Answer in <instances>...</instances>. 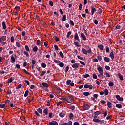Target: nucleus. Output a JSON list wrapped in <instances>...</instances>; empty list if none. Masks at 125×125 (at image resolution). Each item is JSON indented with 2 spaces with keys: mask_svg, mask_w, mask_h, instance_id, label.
Returning <instances> with one entry per match:
<instances>
[{
  "mask_svg": "<svg viewBox=\"0 0 125 125\" xmlns=\"http://www.w3.org/2000/svg\"><path fill=\"white\" fill-rule=\"evenodd\" d=\"M54 62L56 64H59L60 63V61L57 60H54Z\"/></svg>",
  "mask_w": 125,
  "mask_h": 125,
  "instance_id": "c03bdc74",
  "label": "nucleus"
},
{
  "mask_svg": "<svg viewBox=\"0 0 125 125\" xmlns=\"http://www.w3.org/2000/svg\"><path fill=\"white\" fill-rule=\"evenodd\" d=\"M66 101L68 103H72L73 102V98L70 96L66 97Z\"/></svg>",
  "mask_w": 125,
  "mask_h": 125,
  "instance_id": "7ed1b4c3",
  "label": "nucleus"
},
{
  "mask_svg": "<svg viewBox=\"0 0 125 125\" xmlns=\"http://www.w3.org/2000/svg\"><path fill=\"white\" fill-rule=\"evenodd\" d=\"M93 61L97 63V62H98V60L97 58H95L93 59Z\"/></svg>",
  "mask_w": 125,
  "mask_h": 125,
  "instance_id": "680f3d73",
  "label": "nucleus"
},
{
  "mask_svg": "<svg viewBox=\"0 0 125 125\" xmlns=\"http://www.w3.org/2000/svg\"><path fill=\"white\" fill-rule=\"evenodd\" d=\"M104 94L106 95H108V94H109V91L108 90V89H104Z\"/></svg>",
  "mask_w": 125,
  "mask_h": 125,
  "instance_id": "c756f323",
  "label": "nucleus"
},
{
  "mask_svg": "<svg viewBox=\"0 0 125 125\" xmlns=\"http://www.w3.org/2000/svg\"><path fill=\"white\" fill-rule=\"evenodd\" d=\"M41 67H42V68H45L46 67V64L44 63H42L41 64Z\"/></svg>",
  "mask_w": 125,
  "mask_h": 125,
  "instance_id": "58836bf2",
  "label": "nucleus"
},
{
  "mask_svg": "<svg viewBox=\"0 0 125 125\" xmlns=\"http://www.w3.org/2000/svg\"><path fill=\"white\" fill-rule=\"evenodd\" d=\"M110 56L111 59L112 60H113V59L114 58V52H113V51L110 53Z\"/></svg>",
  "mask_w": 125,
  "mask_h": 125,
  "instance_id": "412c9836",
  "label": "nucleus"
},
{
  "mask_svg": "<svg viewBox=\"0 0 125 125\" xmlns=\"http://www.w3.org/2000/svg\"><path fill=\"white\" fill-rule=\"evenodd\" d=\"M15 56V57H14ZM16 58H17L16 57V54H15L14 55H12L11 56V62L12 64H14L16 61Z\"/></svg>",
  "mask_w": 125,
  "mask_h": 125,
  "instance_id": "f03ea898",
  "label": "nucleus"
},
{
  "mask_svg": "<svg viewBox=\"0 0 125 125\" xmlns=\"http://www.w3.org/2000/svg\"><path fill=\"white\" fill-rule=\"evenodd\" d=\"M90 106L89 105H85L83 107V110L86 111V110H89Z\"/></svg>",
  "mask_w": 125,
  "mask_h": 125,
  "instance_id": "dca6fc26",
  "label": "nucleus"
},
{
  "mask_svg": "<svg viewBox=\"0 0 125 125\" xmlns=\"http://www.w3.org/2000/svg\"><path fill=\"white\" fill-rule=\"evenodd\" d=\"M105 50L107 53L110 52V49H109V47H106Z\"/></svg>",
  "mask_w": 125,
  "mask_h": 125,
  "instance_id": "de8ad7c7",
  "label": "nucleus"
},
{
  "mask_svg": "<svg viewBox=\"0 0 125 125\" xmlns=\"http://www.w3.org/2000/svg\"><path fill=\"white\" fill-rule=\"evenodd\" d=\"M104 75H106V77H107V78H110V73L108 72H105L104 73Z\"/></svg>",
  "mask_w": 125,
  "mask_h": 125,
  "instance_id": "ea45409f",
  "label": "nucleus"
},
{
  "mask_svg": "<svg viewBox=\"0 0 125 125\" xmlns=\"http://www.w3.org/2000/svg\"><path fill=\"white\" fill-rule=\"evenodd\" d=\"M38 113H40V114H42V110L41 108H38L37 110Z\"/></svg>",
  "mask_w": 125,
  "mask_h": 125,
  "instance_id": "f704fd0d",
  "label": "nucleus"
},
{
  "mask_svg": "<svg viewBox=\"0 0 125 125\" xmlns=\"http://www.w3.org/2000/svg\"><path fill=\"white\" fill-rule=\"evenodd\" d=\"M79 62L80 63V64H81L82 65H83V66H85V63H84V62H83V61H80Z\"/></svg>",
  "mask_w": 125,
  "mask_h": 125,
  "instance_id": "603ef678",
  "label": "nucleus"
},
{
  "mask_svg": "<svg viewBox=\"0 0 125 125\" xmlns=\"http://www.w3.org/2000/svg\"><path fill=\"white\" fill-rule=\"evenodd\" d=\"M107 106L108 107V108H110V109H111V108H112V103H111V102H108Z\"/></svg>",
  "mask_w": 125,
  "mask_h": 125,
  "instance_id": "b1692460",
  "label": "nucleus"
},
{
  "mask_svg": "<svg viewBox=\"0 0 125 125\" xmlns=\"http://www.w3.org/2000/svg\"><path fill=\"white\" fill-rule=\"evenodd\" d=\"M37 45H41V41L40 40H38L37 41Z\"/></svg>",
  "mask_w": 125,
  "mask_h": 125,
  "instance_id": "864d4df0",
  "label": "nucleus"
},
{
  "mask_svg": "<svg viewBox=\"0 0 125 125\" xmlns=\"http://www.w3.org/2000/svg\"><path fill=\"white\" fill-rule=\"evenodd\" d=\"M93 79H97V75L95 74H93Z\"/></svg>",
  "mask_w": 125,
  "mask_h": 125,
  "instance_id": "bf43d9fd",
  "label": "nucleus"
},
{
  "mask_svg": "<svg viewBox=\"0 0 125 125\" xmlns=\"http://www.w3.org/2000/svg\"><path fill=\"white\" fill-rule=\"evenodd\" d=\"M6 37L5 36H2L0 38V42H2L3 41H6Z\"/></svg>",
  "mask_w": 125,
  "mask_h": 125,
  "instance_id": "f8f14e48",
  "label": "nucleus"
},
{
  "mask_svg": "<svg viewBox=\"0 0 125 125\" xmlns=\"http://www.w3.org/2000/svg\"><path fill=\"white\" fill-rule=\"evenodd\" d=\"M59 116L61 117V118H64V117H65V114H64L63 113H60L59 114Z\"/></svg>",
  "mask_w": 125,
  "mask_h": 125,
  "instance_id": "a211bd4d",
  "label": "nucleus"
},
{
  "mask_svg": "<svg viewBox=\"0 0 125 125\" xmlns=\"http://www.w3.org/2000/svg\"><path fill=\"white\" fill-rule=\"evenodd\" d=\"M98 71H99V73L100 75H103V68L102 67L100 66L97 68Z\"/></svg>",
  "mask_w": 125,
  "mask_h": 125,
  "instance_id": "20e7f679",
  "label": "nucleus"
},
{
  "mask_svg": "<svg viewBox=\"0 0 125 125\" xmlns=\"http://www.w3.org/2000/svg\"><path fill=\"white\" fill-rule=\"evenodd\" d=\"M2 27L4 30H5L6 29V24H5V22L4 21L2 22Z\"/></svg>",
  "mask_w": 125,
  "mask_h": 125,
  "instance_id": "4be33fe9",
  "label": "nucleus"
},
{
  "mask_svg": "<svg viewBox=\"0 0 125 125\" xmlns=\"http://www.w3.org/2000/svg\"><path fill=\"white\" fill-rule=\"evenodd\" d=\"M67 124H68V125H73V122L72 121H70L67 123Z\"/></svg>",
  "mask_w": 125,
  "mask_h": 125,
  "instance_id": "e2e57ef3",
  "label": "nucleus"
},
{
  "mask_svg": "<svg viewBox=\"0 0 125 125\" xmlns=\"http://www.w3.org/2000/svg\"><path fill=\"white\" fill-rule=\"evenodd\" d=\"M25 48L26 51L30 52V48H29V46H28V45H26L25 46Z\"/></svg>",
  "mask_w": 125,
  "mask_h": 125,
  "instance_id": "6ab92c4d",
  "label": "nucleus"
},
{
  "mask_svg": "<svg viewBox=\"0 0 125 125\" xmlns=\"http://www.w3.org/2000/svg\"><path fill=\"white\" fill-rule=\"evenodd\" d=\"M74 40H77L79 42H80V39L79 38V35L78 33H75L74 35Z\"/></svg>",
  "mask_w": 125,
  "mask_h": 125,
  "instance_id": "9b49d317",
  "label": "nucleus"
},
{
  "mask_svg": "<svg viewBox=\"0 0 125 125\" xmlns=\"http://www.w3.org/2000/svg\"><path fill=\"white\" fill-rule=\"evenodd\" d=\"M98 47L99 48L100 50H103V45H102V44L98 45Z\"/></svg>",
  "mask_w": 125,
  "mask_h": 125,
  "instance_id": "5701e85b",
  "label": "nucleus"
},
{
  "mask_svg": "<svg viewBox=\"0 0 125 125\" xmlns=\"http://www.w3.org/2000/svg\"><path fill=\"white\" fill-rule=\"evenodd\" d=\"M73 125H80V123L79 122H74Z\"/></svg>",
  "mask_w": 125,
  "mask_h": 125,
  "instance_id": "774afa93",
  "label": "nucleus"
},
{
  "mask_svg": "<svg viewBox=\"0 0 125 125\" xmlns=\"http://www.w3.org/2000/svg\"><path fill=\"white\" fill-rule=\"evenodd\" d=\"M74 44H75V45H76V46H78V47L81 46V45H80V44H79V42H74Z\"/></svg>",
  "mask_w": 125,
  "mask_h": 125,
  "instance_id": "c9c22d12",
  "label": "nucleus"
},
{
  "mask_svg": "<svg viewBox=\"0 0 125 125\" xmlns=\"http://www.w3.org/2000/svg\"><path fill=\"white\" fill-rule=\"evenodd\" d=\"M84 87V88H89L90 89H92V88H93V86H92V85L85 84Z\"/></svg>",
  "mask_w": 125,
  "mask_h": 125,
  "instance_id": "423d86ee",
  "label": "nucleus"
},
{
  "mask_svg": "<svg viewBox=\"0 0 125 125\" xmlns=\"http://www.w3.org/2000/svg\"><path fill=\"white\" fill-rule=\"evenodd\" d=\"M70 24L71 25V26H74L75 23H74V21H73L70 20Z\"/></svg>",
  "mask_w": 125,
  "mask_h": 125,
  "instance_id": "3c124183",
  "label": "nucleus"
},
{
  "mask_svg": "<svg viewBox=\"0 0 125 125\" xmlns=\"http://www.w3.org/2000/svg\"><path fill=\"white\" fill-rule=\"evenodd\" d=\"M45 71H42V72L41 73V74H40V76L41 77H42V76H43L45 74Z\"/></svg>",
  "mask_w": 125,
  "mask_h": 125,
  "instance_id": "09e8293b",
  "label": "nucleus"
},
{
  "mask_svg": "<svg viewBox=\"0 0 125 125\" xmlns=\"http://www.w3.org/2000/svg\"><path fill=\"white\" fill-rule=\"evenodd\" d=\"M16 44L17 47H20V43L19 42H16Z\"/></svg>",
  "mask_w": 125,
  "mask_h": 125,
  "instance_id": "5fc2aeb1",
  "label": "nucleus"
},
{
  "mask_svg": "<svg viewBox=\"0 0 125 125\" xmlns=\"http://www.w3.org/2000/svg\"><path fill=\"white\" fill-rule=\"evenodd\" d=\"M72 67L73 69H78V68H79V64L78 63H74L72 65Z\"/></svg>",
  "mask_w": 125,
  "mask_h": 125,
  "instance_id": "1a4fd4ad",
  "label": "nucleus"
},
{
  "mask_svg": "<svg viewBox=\"0 0 125 125\" xmlns=\"http://www.w3.org/2000/svg\"><path fill=\"white\" fill-rule=\"evenodd\" d=\"M38 47L37 46H35L33 49H32V50L34 52H37V51H38Z\"/></svg>",
  "mask_w": 125,
  "mask_h": 125,
  "instance_id": "2eb2a0df",
  "label": "nucleus"
},
{
  "mask_svg": "<svg viewBox=\"0 0 125 125\" xmlns=\"http://www.w3.org/2000/svg\"><path fill=\"white\" fill-rule=\"evenodd\" d=\"M43 113L44 114H45V115H47V114H48V110H47V109H45L43 110Z\"/></svg>",
  "mask_w": 125,
  "mask_h": 125,
  "instance_id": "2f4dec72",
  "label": "nucleus"
},
{
  "mask_svg": "<svg viewBox=\"0 0 125 125\" xmlns=\"http://www.w3.org/2000/svg\"><path fill=\"white\" fill-rule=\"evenodd\" d=\"M106 70H107L108 71L110 70V66H105Z\"/></svg>",
  "mask_w": 125,
  "mask_h": 125,
  "instance_id": "338daca9",
  "label": "nucleus"
},
{
  "mask_svg": "<svg viewBox=\"0 0 125 125\" xmlns=\"http://www.w3.org/2000/svg\"><path fill=\"white\" fill-rule=\"evenodd\" d=\"M85 34V35L86 36H88V33H87V30H86L85 29L83 28V29Z\"/></svg>",
  "mask_w": 125,
  "mask_h": 125,
  "instance_id": "a18cd8bd",
  "label": "nucleus"
},
{
  "mask_svg": "<svg viewBox=\"0 0 125 125\" xmlns=\"http://www.w3.org/2000/svg\"><path fill=\"white\" fill-rule=\"evenodd\" d=\"M59 66H60L61 68H63V67H64V63L61 62H60L59 64Z\"/></svg>",
  "mask_w": 125,
  "mask_h": 125,
  "instance_id": "393cba45",
  "label": "nucleus"
},
{
  "mask_svg": "<svg viewBox=\"0 0 125 125\" xmlns=\"http://www.w3.org/2000/svg\"><path fill=\"white\" fill-rule=\"evenodd\" d=\"M24 82L27 83V85H30V82H29V81L25 80Z\"/></svg>",
  "mask_w": 125,
  "mask_h": 125,
  "instance_id": "13d9d810",
  "label": "nucleus"
},
{
  "mask_svg": "<svg viewBox=\"0 0 125 125\" xmlns=\"http://www.w3.org/2000/svg\"><path fill=\"white\" fill-rule=\"evenodd\" d=\"M94 24H95V25H97V24H98V21H97V20H95L94 21Z\"/></svg>",
  "mask_w": 125,
  "mask_h": 125,
  "instance_id": "052dcab7",
  "label": "nucleus"
},
{
  "mask_svg": "<svg viewBox=\"0 0 125 125\" xmlns=\"http://www.w3.org/2000/svg\"><path fill=\"white\" fill-rule=\"evenodd\" d=\"M12 81H13L12 78H9L8 79L7 83H12Z\"/></svg>",
  "mask_w": 125,
  "mask_h": 125,
  "instance_id": "4c0bfd02",
  "label": "nucleus"
},
{
  "mask_svg": "<svg viewBox=\"0 0 125 125\" xmlns=\"http://www.w3.org/2000/svg\"><path fill=\"white\" fill-rule=\"evenodd\" d=\"M71 84V80H68L66 81V84L67 85H70V84Z\"/></svg>",
  "mask_w": 125,
  "mask_h": 125,
  "instance_id": "e433bc0d",
  "label": "nucleus"
},
{
  "mask_svg": "<svg viewBox=\"0 0 125 125\" xmlns=\"http://www.w3.org/2000/svg\"><path fill=\"white\" fill-rule=\"evenodd\" d=\"M91 14L93 15L94 14V12L96 11V9L94 8L93 6L91 7Z\"/></svg>",
  "mask_w": 125,
  "mask_h": 125,
  "instance_id": "9d476101",
  "label": "nucleus"
},
{
  "mask_svg": "<svg viewBox=\"0 0 125 125\" xmlns=\"http://www.w3.org/2000/svg\"><path fill=\"white\" fill-rule=\"evenodd\" d=\"M116 107L118 108L119 109H122V104H116Z\"/></svg>",
  "mask_w": 125,
  "mask_h": 125,
  "instance_id": "bb28decb",
  "label": "nucleus"
},
{
  "mask_svg": "<svg viewBox=\"0 0 125 125\" xmlns=\"http://www.w3.org/2000/svg\"><path fill=\"white\" fill-rule=\"evenodd\" d=\"M49 5H50V6H53V2H52V1H49Z\"/></svg>",
  "mask_w": 125,
  "mask_h": 125,
  "instance_id": "8fccbe9b",
  "label": "nucleus"
},
{
  "mask_svg": "<svg viewBox=\"0 0 125 125\" xmlns=\"http://www.w3.org/2000/svg\"><path fill=\"white\" fill-rule=\"evenodd\" d=\"M10 40H11V42H14V37L12 36V37H11Z\"/></svg>",
  "mask_w": 125,
  "mask_h": 125,
  "instance_id": "4d7b16f0",
  "label": "nucleus"
},
{
  "mask_svg": "<svg viewBox=\"0 0 125 125\" xmlns=\"http://www.w3.org/2000/svg\"><path fill=\"white\" fill-rule=\"evenodd\" d=\"M62 21H66V15H63L62 17Z\"/></svg>",
  "mask_w": 125,
  "mask_h": 125,
  "instance_id": "6e6d98bb",
  "label": "nucleus"
},
{
  "mask_svg": "<svg viewBox=\"0 0 125 125\" xmlns=\"http://www.w3.org/2000/svg\"><path fill=\"white\" fill-rule=\"evenodd\" d=\"M108 85L112 87L114 86V83L113 82H110L108 83Z\"/></svg>",
  "mask_w": 125,
  "mask_h": 125,
  "instance_id": "72a5a7b5",
  "label": "nucleus"
},
{
  "mask_svg": "<svg viewBox=\"0 0 125 125\" xmlns=\"http://www.w3.org/2000/svg\"><path fill=\"white\" fill-rule=\"evenodd\" d=\"M116 98L119 101H123L124 100V99H123V98H121V96L119 95L116 96Z\"/></svg>",
  "mask_w": 125,
  "mask_h": 125,
  "instance_id": "6e6552de",
  "label": "nucleus"
},
{
  "mask_svg": "<svg viewBox=\"0 0 125 125\" xmlns=\"http://www.w3.org/2000/svg\"><path fill=\"white\" fill-rule=\"evenodd\" d=\"M80 37L83 41H86V37L85 36V35H84V34L81 33Z\"/></svg>",
  "mask_w": 125,
  "mask_h": 125,
  "instance_id": "39448f33",
  "label": "nucleus"
},
{
  "mask_svg": "<svg viewBox=\"0 0 125 125\" xmlns=\"http://www.w3.org/2000/svg\"><path fill=\"white\" fill-rule=\"evenodd\" d=\"M54 48H55V49L56 50H58V49H59L58 46H57V45H54Z\"/></svg>",
  "mask_w": 125,
  "mask_h": 125,
  "instance_id": "0e129e2a",
  "label": "nucleus"
},
{
  "mask_svg": "<svg viewBox=\"0 0 125 125\" xmlns=\"http://www.w3.org/2000/svg\"><path fill=\"white\" fill-rule=\"evenodd\" d=\"M29 94V90H26L24 94V97H27Z\"/></svg>",
  "mask_w": 125,
  "mask_h": 125,
  "instance_id": "7c9ffc66",
  "label": "nucleus"
},
{
  "mask_svg": "<svg viewBox=\"0 0 125 125\" xmlns=\"http://www.w3.org/2000/svg\"><path fill=\"white\" fill-rule=\"evenodd\" d=\"M83 95H84L85 96H88V95H90V93L88 92H84Z\"/></svg>",
  "mask_w": 125,
  "mask_h": 125,
  "instance_id": "473e14b6",
  "label": "nucleus"
},
{
  "mask_svg": "<svg viewBox=\"0 0 125 125\" xmlns=\"http://www.w3.org/2000/svg\"><path fill=\"white\" fill-rule=\"evenodd\" d=\"M104 60L105 62H106L107 63H109L110 62V58L107 57H105L104 58Z\"/></svg>",
  "mask_w": 125,
  "mask_h": 125,
  "instance_id": "ddd939ff",
  "label": "nucleus"
},
{
  "mask_svg": "<svg viewBox=\"0 0 125 125\" xmlns=\"http://www.w3.org/2000/svg\"><path fill=\"white\" fill-rule=\"evenodd\" d=\"M15 9H16L17 10H20V7L18 6H16L15 7Z\"/></svg>",
  "mask_w": 125,
  "mask_h": 125,
  "instance_id": "69168bd1",
  "label": "nucleus"
},
{
  "mask_svg": "<svg viewBox=\"0 0 125 125\" xmlns=\"http://www.w3.org/2000/svg\"><path fill=\"white\" fill-rule=\"evenodd\" d=\"M21 87H22V84H20L16 87V89H19V88H21Z\"/></svg>",
  "mask_w": 125,
  "mask_h": 125,
  "instance_id": "37998d69",
  "label": "nucleus"
},
{
  "mask_svg": "<svg viewBox=\"0 0 125 125\" xmlns=\"http://www.w3.org/2000/svg\"><path fill=\"white\" fill-rule=\"evenodd\" d=\"M96 118H97V116H94V119H93V122H94V123H99L100 125H102V124H104V120L98 119Z\"/></svg>",
  "mask_w": 125,
  "mask_h": 125,
  "instance_id": "f257e3e1",
  "label": "nucleus"
},
{
  "mask_svg": "<svg viewBox=\"0 0 125 125\" xmlns=\"http://www.w3.org/2000/svg\"><path fill=\"white\" fill-rule=\"evenodd\" d=\"M74 118V115L71 112L69 113V119L72 120Z\"/></svg>",
  "mask_w": 125,
  "mask_h": 125,
  "instance_id": "a878e982",
  "label": "nucleus"
},
{
  "mask_svg": "<svg viewBox=\"0 0 125 125\" xmlns=\"http://www.w3.org/2000/svg\"><path fill=\"white\" fill-rule=\"evenodd\" d=\"M118 77L121 81H123L124 80V77H123V75H122V74H121L120 73L118 74Z\"/></svg>",
  "mask_w": 125,
  "mask_h": 125,
  "instance_id": "f3484780",
  "label": "nucleus"
},
{
  "mask_svg": "<svg viewBox=\"0 0 125 125\" xmlns=\"http://www.w3.org/2000/svg\"><path fill=\"white\" fill-rule=\"evenodd\" d=\"M49 125H58V123H57V122L56 121H51L49 122Z\"/></svg>",
  "mask_w": 125,
  "mask_h": 125,
  "instance_id": "0eeeda50",
  "label": "nucleus"
},
{
  "mask_svg": "<svg viewBox=\"0 0 125 125\" xmlns=\"http://www.w3.org/2000/svg\"><path fill=\"white\" fill-rule=\"evenodd\" d=\"M59 54L61 56L62 58H64V54H63V53H62V52L60 51Z\"/></svg>",
  "mask_w": 125,
  "mask_h": 125,
  "instance_id": "79ce46f5",
  "label": "nucleus"
},
{
  "mask_svg": "<svg viewBox=\"0 0 125 125\" xmlns=\"http://www.w3.org/2000/svg\"><path fill=\"white\" fill-rule=\"evenodd\" d=\"M42 85H43V86H44V87H48V84H47V83H42Z\"/></svg>",
  "mask_w": 125,
  "mask_h": 125,
  "instance_id": "aec40b11",
  "label": "nucleus"
},
{
  "mask_svg": "<svg viewBox=\"0 0 125 125\" xmlns=\"http://www.w3.org/2000/svg\"><path fill=\"white\" fill-rule=\"evenodd\" d=\"M97 58H98L99 61H101V60H102V57H101V56H98Z\"/></svg>",
  "mask_w": 125,
  "mask_h": 125,
  "instance_id": "a19ab883",
  "label": "nucleus"
},
{
  "mask_svg": "<svg viewBox=\"0 0 125 125\" xmlns=\"http://www.w3.org/2000/svg\"><path fill=\"white\" fill-rule=\"evenodd\" d=\"M72 34V32L71 31H69L67 33V38H70V35Z\"/></svg>",
  "mask_w": 125,
  "mask_h": 125,
  "instance_id": "49530a36",
  "label": "nucleus"
},
{
  "mask_svg": "<svg viewBox=\"0 0 125 125\" xmlns=\"http://www.w3.org/2000/svg\"><path fill=\"white\" fill-rule=\"evenodd\" d=\"M101 114V112L100 111H96L94 112V115H96V116H98L99 115H100Z\"/></svg>",
  "mask_w": 125,
  "mask_h": 125,
  "instance_id": "c85d7f7f",
  "label": "nucleus"
},
{
  "mask_svg": "<svg viewBox=\"0 0 125 125\" xmlns=\"http://www.w3.org/2000/svg\"><path fill=\"white\" fill-rule=\"evenodd\" d=\"M82 52L83 53V54H85V55H87V50H86L85 49L83 48Z\"/></svg>",
  "mask_w": 125,
  "mask_h": 125,
  "instance_id": "4468645a",
  "label": "nucleus"
},
{
  "mask_svg": "<svg viewBox=\"0 0 125 125\" xmlns=\"http://www.w3.org/2000/svg\"><path fill=\"white\" fill-rule=\"evenodd\" d=\"M24 54L26 55L27 57H29V53L27 51H24L23 52Z\"/></svg>",
  "mask_w": 125,
  "mask_h": 125,
  "instance_id": "cd10ccee",
  "label": "nucleus"
}]
</instances>
